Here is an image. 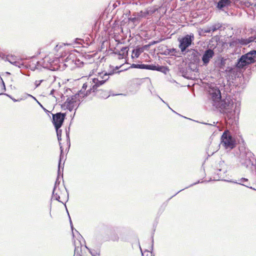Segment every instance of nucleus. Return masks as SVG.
<instances>
[{
  "mask_svg": "<svg viewBox=\"0 0 256 256\" xmlns=\"http://www.w3.org/2000/svg\"><path fill=\"white\" fill-rule=\"evenodd\" d=\"M210 96L212 105L219 110L225 119L230 120V123L233 122L236 114H238L240 112V102L232 98L230 96L222 99L220 92L218 88L210 90Z\"/></svg>",
  "mask_w": 256,
  "mask_h": 256,
  "instance_id": "obj_1",
  "label": "nucleus"
},
{
  "mask_svg": "<svg viewBox=\"0 0 256 256\" xmlns=\"http://www.w3.org/2000/svg\"><path fill=\"white\" fill-rule=\"evenodd\" d=\"M256 62V50H252L242 55L230 70V72L239 77L247 66Z\"/></svg>",
  "mask_w": 256,
  "mask_h": 256,
  "instance_id": "obj_2",
  "label": "nucleus"
},
{
  "mask_svg": "<svg viewBox=\"0 0 256 256\" xmlns=\"http://www.w3.org/2000/svg\"><path fill=\"white\" fill-rule=\"evenodd\" d=\"M80 94H82V90H80L78 94L68 98L66 102L62 105V108L68 109L70 111L72 110L74 108L76 110L80 104Z\"/></svg>",
  "mask_w": 256,
  "mask_h": 256,
  "instance_id": "obj_3",
  "label": "nucleus"
},
{
  "mask_svg": "<svg viewBox=\"0 0 256 256\" xmlns=\"http://www.w3.org/2000/svg\"><path fill=\"white\" fill-rule=\"evenodd\" d=\"M194 40V36L192 33L186 34L182 38H178V48H180L181 52L182 53L186 52V49L193 44Z\"/></svg>",
  "mask_w": 256,
  "mask_h": 256,
  "instance_id": "obj_4",
  "label": "nucleus"
},
{
  "mask_svg": "<svg viewBox=\"0 0 256 256\" xmlns=\"http://www.w3.org/2000/svg\"><path fill=\"white\" fill-rule=\"evenodd\" d=\"M221 144L226 149H232L235 147L236 143L228 130H225L221 137Z\"/></svg>",
  "mask_w": 256,
  "mask_h": 256,
  "instance_id": "obj_5",
  "label": "nucleus"
},
{
  "mask_svg": "<svg viewBox=\"0 0 256 256\" xmlns=\"http://www.w3.org/2000/svg\"><path fill=\"white\" fill-rule=\"evenodd\" d=\"M252 154L248 150L242 149L240 150V162L244 166L248 168L250 165H253L251 158Z\"/></svg>",
  "mask_w": 256,
  "mask_h": 256,
  "instance_id": "obj_6",
  "label": "nucleus"
},
{
  "mask_svg": "<svg viewBox=\"0 0 256 256\" xmlns=\"http://www.w3.org/2000/svg\"><path fill=\"white\" fill-rule=\"evenodd\" d=\"M228 170V166L225 164L224 162L220 161L215 172L216 176L214 178H218V180H223L226 176V173Z\"/></svg>",
  "mask_w": 256,
  "mask_h": 256,
  "instance_id": "obj_7",
  "label": "nucleus"
},
{
  "mask_svg": "<svg viewBox=\"0 0 256 256\" xmlns=\"http://www.w3.org/2000/svg\"><path fill=\"white\" fill-rule=\"evenodd\" d=\"M66 114L58 112L52 114V123L56 129H59L64 122Z\"/></svg>",
  "mask_w": 256,
  "mask_h": 256,
  "instance_id": "obj_8",
  "label": "nucleus"
},
{
  "mask_svg": "<svg viewBox=\"0 0 256 256\" xmlns=\"http://www.w3.org/2000/svg\"><path fill=\"white\" fill-rule=\"evenodd\" d=\"M113 74V72L110 73H105L102 76V80H99L98 78H94L93 79V83L94 84V85L90 88V90H92L93 92H96L98 91V88L104 84L109 78V76Z\"/></svg>",
  "mask_w": 256,
  "mask_h": 256,
  "instance_id": "obj_9",
  "label": "nucleus"
},
{
  "mask_svg": "<svg viewBox=\"0 0 256 256\" xmlns=\"http://www.w3.org/2000/svg\"><path fill=\"white\" fill-rule=\"evenodd\" d=\"M188 58L190 61V64L197 65L200 62V53L197 50L192 49L188 50Z\"/></svg>",
  "mask_w": 256,
  "mask_h": 256,
  "instance_id": "obj_10",
  "label": "nucleus"
},
{
  "mask_svg": "<svg viewBox=\"0 0 256 256\" xmlns=\"http://www.w3.org/2000/svg\"><path fill=\"white\" fill-rule=\"evenodd\" d=\"M214 50L208 48L206 50L202 57V60L203 63V65L206 66L210 62V60L214 56Z\"/></svg>",
  "mask_w": 256,
  "mask_h": 256,
  "instance_id": "obj_11",
  "label": "nucleus"
},
{
  "mask_svg": "<svg viewBox=\"0 0 256 256\" xmlns=\"http://www.w3.org/2000/svg\"><path fill=\"white\" fill-rule=\"evenodd\" d=\"M74 256H94L86 247L82 250V247L76 246Z\"/></svg>",
  "mask_w": 256,
  "mask_h": 256,
  "instance_id": "obj_12",
  "label": "nucleus"
},
{
  "mask_svg": "<svg viewBox=\"0 0 256 256\" xmlns=\"http://www.w3.org/2000/svg\"><path fill=\"white\" fill-rule=\"evenodd\" d=\"M6 60L19 68H20L24 66L22 64L20 63V62L18 61V58L14 56L8 55L6 58Z\"/></svg>",
  "mask_w": 256,
  "mask_h": 256,
  "instance_id": "obj_13",
  "label": "nucleus"
},
{
  "mask_svg": "<svg viewBox=\"0 0 256 256\" xmlns=\"http://www.w3.org/2000/svg\"><path fill=\"white\" fill-rule=\"evenodd\" d=\"M80 60H77L75 57V55L73 54H70L64 60V62L68 63V64H65V66H67L68 64H74L76 65H78V62H80Z\"/></svg>",
  "mask_w": 256,
  "mask_h": 256,
  "instance_id": "obj_14",
  "label": "nucleus"
},
{
  "mask_svg": "<svg viewBox=\"0 0 256 256\" xmlns=\"http://www.w3.org/2000/svg\"><path fill=\"white\" fill-rule=\"evenodd\" d=\"M230 182H232L234 184H240L244 186H245L247 188H250L251 189L255 190L254 188H252V187H250L248 186V184H250L248 180L246 178H242L238 180H230L229 181Z\"/></svg>",
  "mask_w": 256,
  "mask_h": 256,
  "instance_id": "obj_15",
  "label": "nucleus"
},
{
  "mask_svg": "<svg viewBox=\"0 0 256 256\" xmlns=\"http://www.w3.org/2000/svg\"><path fill=\"white\" fill-rule=\"evenodd\" d=\"M231 4L230 0H220L216 5V8L221 10H223L224 8L230 6Z\"/></svg>",
  "mask_w": 256,
  "mask_h": 256,
  "instance_id": "obj_16",
  "label": "nucleus"
},
{
  "mask_svg": "<svg viewBox=\"0 0 256 256\" xmlns=\"http://www.w3.org/2000/svg\"><path fill=\"white\" fill-rule=\"evenodd\" d=\"M190 67H191V66H190L189 68H182L180 70V72L182 74V76L187 79H190L192 78L190 72L188 71L190 69ZM196 68V67L194 66V68H192L193 71ZM190 70H192V68H190Z\"/></svg>",
  "mask_w": 256,
  "mask_h": 256,
  "instance_id": "obj_17",
  "label": "nucleus"
},
{
  "mask_svg": "<svg viewBox=\"0 0 256 256\" xmlns=\"http://www.w3.org/2000/svg\"><path fill=\"white\" fill-rule=\"evenodd\" d=\"M240 46H246L254 40L253 37H249L248 38H238Z\"/></svg>",
  "mask_w": 256,
  "mask_h": 256,
  "instance_id": "obj_18",
  "label": "nucleus"
},
{
  "mask_svg": "<svg viewBox=\"0 0 256 256\" xmlns=\"http://www.w3.org/2000/svg\"><path fill=\"white\" fill-rule=\"evenodd\" d=\"M86 88H87V85H86V84H83V86H82V89L80 90H82V94H80V98H84V97H85V96H88V94H89L91 92H93L92 90H90V88L89 90H87V91H86V94H84V91L86 90Z\"/></svg>",
  "mask_w": 256,
  "mask_h": 256,
  "instance_id": "obj_19",
  "label": "nucleus"
},
{
  "mask_svg": "<svg viewBox=\"0 0 256 256\" xmlns=\"http://www.w3.org/2000/svg\"><path fill=\"white\" fill-rule=\"evenodd\" d=\"M177 52V50L174 48H166L164 52V54L174 56V54Z\"/></svg>",
  "mask_w": 256,
  "mask_h": 256,
  "instance_id": "obj_20",
  "label": "nucleus"
},
{
  "mask_svg": "<svg viewBox=\"0 0 256 256\" xmlns=\"http://www.w3.org/2000/svg\"><path fill=\"white\" fill-rule=\"evenodd\" d=\"M229 46L230 48H238L240 46L238 38H233L229 42Z\"/></svg>",
  "mask_w": 256,
  "mask_h": 256,
  "instance_id": "obj_21",
  "label": "nucleus"
},
{
  "mask_svg": "<svg viewBox=\"0 0 256 256\" xmlns=\"http://www.w3.org/2000/svg\"><path fill=\"white\" fill-rule=\"evenodd\" d=\"M155 70H157L158 72H162L165 74L167 73V72L168 71V69L164 66H160L158 65L156 66V68Z\"/></svg>",
  "mask_w": 256,
  "mask_h": 256,
  "instance_id": "obj_22",
  "label": "nucleus"
},
{
  "mask_svg": "<svg viewBox=\"0 0 256 256\" xmlns=\"http://www.w3.org/2000/svg\"><path fill=\"white\" fill-rule=\"evenodd\" d=\"M222 27V24L217 23L210 26V30H212V32H214L220 29Z\"/></svg>",
  "mask_w": 256,
  "mask_h": 256,
  "instance_id": "obj_23",
  "label": "nucleus"
},
{
  "mask_svg": "<svg viewBox=\"0 0 256 256\" xmlns=\"http://www.w3.org/2000/svg\"><path fill=\"white\" fill-rule=\"evenodd\" d=\"M58 191L59 190L54 192V190H53L52 198L61 202V201H60V194H58ZM62 202L63 203V202Z\"/></svg>",
  "mask_w": 256,
  "mask_h": 256,
  "instance_id": "obj_24",
  "label": "nucleus"
},
{
  "mask_svg": "<svg viewBox=\"0 0 256 256\" xmlns=\"http://www.w3.org/2000/svg\"><path fill=\"white\" fill-rule=\"evenodd\" d=\"M60 184V182L58 180V178H57L55 182L54 188L53 189V190H54V192L60 190V188H58V186H59Z\"/></svg>",
  "mask_w": 256,
  "mask_h": 256,
  "instance_id": "obj_25",
  "label": "nucleus"
},
{
  "mask_svg": "<svg viewBox=\"0 0 256 256\" xmlns=\"http://www.w3.org/2000/svg\"><path fill=\"white\" fill-rule=\"evenodd\" d=\"M56 130L58 139V141L60 142L61 140L62 131L61 130H59V129H56Z\"/></svg>",
  "mask_w": 256,
  "mask_h": 256,
  "instance_id": "obj_26",
  "label": "nucleus"
},
{
  "mask_svg": "<svg viewBox=\"0 0 256 256\" xmlns=\"http://www.w3.org/2000/svg\"><path fill=\"white\" fill-rule=\"evenodd\" d=\"M128 47H122L121 49H120V52H122V54H120V55H124L125 53H128Z\"/></svg>",
  "mask_w": 256,
  "mask_h": 256,
  "instance_id": "obj_27",
  "label": "nucleus"
},
{
  "mask_svg": "<svg viewBox=\"0 0 256 256\" xmlns=\"http://www.w3.org/2000/svg\"><path fill=\"white\" fill-rule=\"evenodd\" d=\"M62 150L61 149V154L60 155V158L59 163H58V175H59V174L60 172V166L61 161H62L61 159H62Z\"/></svg>",
  "mask_w": 256,
  "mask_h": 256,
  "instance_id": "obj_28",
  "label": "nucleus"
},
{
  "mask_svg": "<svg viewBox=\"0 0 256 256\" xmlns=\"http://www.w3.org/2000/svg\"><path fill=\"white\" fill-rule=\"evenodd\" d=\"M63 44L65 45L64 44H57L54 48V50L58 52L62 46Z\"/></svg>",
  "mask_w": 256,
  "mask_h": 256,
  "instance_id": "obj_29",
  "label": "nucleus"
},
{
  "mask_svg": "<svg viewBox=\"0 0 256 256\" xmlns=\"http://www.w3.org/2000/svg\"><path fill=\"white\" fill-rule=\"evenodd\" d=\"M156 68V65L148 64V70H155Z\"/></svg>",
  "mask_w": 256,
  "mask_h": 256,
  "instance_id": "obj_30",
  "label": "nucleus"
},
{
  "mask_svg": "<svg viewBox=\"0 0 256 256\" xmlns=\"http://www.w3.org/2000/svg\"><path fill=\"white\" fill-rule=\"evenodd\" d=\"M140 66H141L140 64H133L130 66V68H140Z\"/></svg>",
  "mask_w": 256,
  "mask_h": 256,
  "instance_id": "obj_31",
  "label": "nucleus"
},
{
  "mask_svg": "<svg viewBox=\"0 0 256 256\" xmlns=\"http://www.w3.org/2000/svg\"><path fill=\"white\" fill-rule=\"evenodd\" d=\"M140 69L148 70V64H140Z\"/></svg>",
  "mask_w": 256,
  "mask_h": 256,
  "instance_id": "obj_32",
  "label": "nucleus"
},
{
  "mask_svg": "<svg viewBox=\"0 0 256 256\" xmlns=\"http://www.w3.org/2000/svg\"><path fill=\"white\" fill-rule=\"evenodd\" d=\"M29 96H30L32 98L34 99L36 102H37L40 105V106L44 110H46V108H44L43 106L40 104V103L33 96H32L30 95V94H28V95Z\"/></svg>",
  "mask_w": 256,
  "mask_h": 256,
  "instance_id": "obj_33",
  "label": "nucleus"
},
{
  "mask_svg": "<svg viewBox=\"0 0 256 256\" xmlns=\"http://www.w3.org/2000/svg\"><path fill=\"white\" fill-rule=\"evenodd\" d=\"M43 81V80H36L34 82L36 88H38L42 83V82Z\"/></svg>",
  "mask_w": 256,
  "mask_h": 256,
  "instance_id": "obj_34",
  "label": "nucleus"
},
{
  "mask_svg": "<svg viewBox=\"0 0 256 256\" xmlns=\"http://www.w3.org/2000/svg\"><path fill=\"white\" fill-rule=\"evenodd\" d=\"M3 94L2 93V94ZM4 94L6 95L8 97H10L14 102L19 101L18 100H16L15 98H12L10 96L7 94Z\"/></svg>",
  "mask_w": 256,
  "mask_h": 256,
  "instance_id": "obj_35",
  "label": "nucleus"
},
{
  "mask_svg": "<svg viewBox=\"0 0 256 256\" xmlns=\"http://www.w3.org/2000/svg\"><path fill=\"white\" fill-rule=\"evenodd\" d=\"M0 79L2 81V86H3V88L4 90H6V86H5V84H4V80H2V78L0 76Z\"/></svg>",
  "mask_w": 256,
  "mask_h": 256,
  "instance_id": "obj_36",
  "label": "nucleus"
},
{
  "mask_svg": "<svg viewBox=\"0 0 256 256\" xmlns=\"http://www.w3.org/2000/svg\"><path fill=\"white\" fill-rule=\"evenodd\" d=\"M204 32L206 33H210L212 32V30H210V26L206 30H204Z\"/></svg>",
  "mask_w": 256,
  "mask_h": 256,
  "instance_id": "obj_37",
  "label": "nucleus"
},
{
  "mask_svg": "<svg viewBox=\"0 0 256 256\" xmlns=\"http://www.w3.org/2000/svg\"><path fill=\"white\" fill-rule=\"evenodd\" d=\"M134 56L136 58H138L140 56V52L138 51H136L134 54Z\"/></svg>",
  "mask_w": 256,
  "mask_h": 256,
  "instance_id": "obj_38",
  "label": "nucleus"
},
{
  "mask_svg": "<svg viewBox=\"0 0 256 256\" xmlns=\"http://www.w3.org/2000/svg\"><path fill=\"white\" fill-rule=\"evenodd\" d=\"M157 10H158V9L152 10H150L148 11V13L154 14V12H156V11Z\"/></svg>",
  "mask_w": 256,
  "mask_h": 256,
  "instance_id": "obj_39",
  "label": "nucleus"
},
{
  "mask_svg": "<svg viewBox=\"0 0 256 256\" xmlns=\"http://www.w3.org/2000/svg\"><path fill=\"white\" fill-rule=\"evenodd\" d=\"M68 216H69L70 221V225H71V228H72V230H73V228H73V226L72 225V220H71V218H70V215H68Z\"/></svg>",
  "mask_w": 256,
  "mask_h": 256,
  "instance_id": "obj_40",
  "label": "nucleus"
},
{
  "mask_svg": "<svg viewBox=\"0 0 256 256\" xmlns=\"http://www.w3.org/2000/svg\"><path fill=\"white\" fill-rule=\"evenodd\" d=\"M55 92V90L52 89L51 91H50V95H53L54 92Z\"/></svg>",
  "mask_w": 256,
  "mask_h": 256,
  "instance_id": "obj_41",
  "label": "nucleus"
},
{
  "mask_svg": "<svg viewBox=\"0 0 256 256\" xmlns=\"http://www.w3.org/2000/svg\"><path fill=\"white\" fill-rule=\"evenodd\" d=\"M157 42H158L157 41H153L150 42V45L154 44H156Z\"/></svg>",
  "mask_w": 256,
  "mask_h": 256,
  "instance_id": "obj_42",
  "label": "nucleus"
},
{
  "mask_svg": "<svg viewBox=\"0 0 256 256\" xmlns=\"http://www.w3.org/2000/svg\"><path fill=\"white\" fill-rule=\"evenodd\" d=\"M112 239L113 240H118V236H116L114 238H112Z\"/></svg>",
  "mask_w": 256,
  "mask_h": 256,
  "instance_id": "obj_43",
  "label": "nucleus"
},
{
  "mask_svg": "<svg viewBox=\"0 0 256 256\" xmlns=\"http://www.w3.org/2000/svg\"><path fill=\"white\" fill-rule=\"evenodd\" d=\"M199 182H200V181H198V182H195V183H194V184H190V186H194V184H196L199 183Z\"/></svg>",
  "mask_w": 256,
  "mask_h": 256,
  "instance_id": "obj_44",
  "label": "nucleus"
},
{
  "mask_svg": "<svg viewBox=\"0 0 256 256\" xmlns=\"http://www.w3.org/2000/svg\"><path fill=\"white\" fill-rule=\"evenodd\" d=\"M168 106V108H170V110H171L173 112H175V113L177 114L175 111H174V110H172L170 108V106Z\"/></svg>",
  "mask_w": 256,
  "mask_h": 256,
  "instance_id": "obj_45",
  "label": "nucleus"
},
{
  "mask_svg": "<svg viewBox=\"0 0 256 256\" xmlns=\"http://www.w3.org/2000/svg\"><path fill=\"white\" fill-rule=\"evenodd\" d=\"M6 74H10V72H6Z\"/></svg>",
  "mask_w": 256,
  "mask_h": 256,
  "instance_id": "obj_46",
  "label": "nucleus"
},
{
  "mask_svg": "<svg viewBox=\"0 0 256 256\" xmlns=\"http://www.w3.org/2000/svg\"><path fill=\"white\" fill-rule=\"evenodd\" d=\"M178 193V192L176 194H175L174 195L172 196V198H173L174 196H176Z\"/></svg>",
  "mask_w": 256,
  "mask_h": 256,
  "instance_id": "obj_47",
  "label": "nucleus"
},
{
  "mask_svg": "<svg viewBox=\"0 0 256 256\" xmlns=\"http://www.w3.org/2000/svg\"><path fill=\"white\" fill-rule=\"evenodd\" d=\"M178 193V192L176 194H175L174 195L172 196V198H173L174 196H176Z\"/></svg>",
  "mask_w": 256,
  "mask_h": 256,
  "instance_id": "obj_48",
  "label": "nucleus"
},
{
  "mask_svg": "<svg viewBox=\"0 0 256 256\" xmlns=\"http://www.w3.org/2000/svg\"><path fill=\"white\" fill-rule=\"evenodd\" d=\"M178 193V192L176 194H175L174 195L172 196V198H173L174 196H176Z\"/></svg>",
  "mask_w": 256,
  "mask_h": 256,
  "instance_id": "obj_49",
  "label": "nucleus"
},
{
  "mask_svg": "<svg viewBox=\"0 0 256 256\" xmlns=\"http://www.w3.org/2000/svg\"><path fill=\"white\" fill-rule=\"evenodd\" d=\"M178 193V192L176 194H175L174 195L172 196V198H173L174 196H176Z\"/></svg>",
  "mask_w": 256,
  "mask_h": 256,
  "instance_id": "obj_50",
  "label": "nucleus"
},
{
  "mask_svg": "<svg viewBox=\"0 0 256 256\" xmlns=\"http://www.w3.org/2000/svg\"><path fill=\"white\" fill-rule=\"evenodd\" d=\"M178 193V192L176 194H175L174 195L172 196V198H173L174 196H176Z\"/></svg>",
  "mask_w": 256,
  "mask_h": 256,
  "instance_id": "obj_51",
  "label": "nucleus"
},
{
  "mask_svg": "<svg viewBox=\"0 0 256 256\" xmlns=\"http://www.w3.org/2000/svg\"><path fill=\"white\" fill-rule=\"evenodd\" d=\"M159 98H160V99L162 101V102H164V103H165V102H164V100H162L160 97H159Z\"/></svg>",
  "mask_w": 256,
  "mask_h": 256,
  "instance_id": "obj_52",
  "label": "nucleus"
},
{
  "mask_svg": "<svg viewBox=\"0 0 256 256\" xmlns=\"http://www.w3.org/2000/svg\"><path fill=\"white\" fill-rule=\"evenodd\" d=\"M184 189H182V190H180L179 192H182V190H184Z\"/></svg>",
  "mask_w": 256,
  "mask_h": 256,
  "instance_id": "obj_53",
  "label": "nucleus"
}]
</instances>
